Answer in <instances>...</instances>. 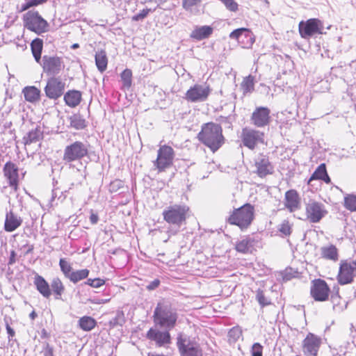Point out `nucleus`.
<instances>
[{"label": "nucleus", "mask_w": 356, "mask_h": 356, "mask_svg": "<svg viewBox=\"0 0 356 356\" xmlns=\"http://www.w3.org/2000/svg\"><path fill=\"white\" fill-rule=\"evenodd\" d=\"M197 138L213 152L224 143L222 127L220 124L213 122L204 124Z\"/></svg>", "instance_id": "f257e3e1"}, {"label": "nucleus", "mask_w": 356, "mask_h": 356, "mask_svg": "<svg viewBox=\"0 0 356 356\" xmlns=\"http://www.w3.org/2000/svg\"><path fill=\"white\" fill-rule=\"evenodd\" d=\"M154 322L161 327L171 329L175 327L177 314L168 303H158L154 312Z\"/></svg>", "instance_id": "f03ea898"}, {"label": "nucleus", "mask_w": 356, "mask_h": 356, "mask_svg": "<svg viewBox=\"0 0 356 356\" xmlns=\"http://www.w3.org/2000/svg\"><path fill=\"white\" fill-rule=\"evenodd\" d=\"M254 207L250 204H245L240 208L234 210L229 217L230 224L238 226L241 229L247 228L254 218Z\"/></svg>", "instance_id": "7ed1b4c3"}, {"label": "nucleus", "mask_w": 356, "mask_h": 356, "mask_svg": "<svg viewBox=\"0 0 356 356\" xmlns=\"http://www.w3.org/2000/svg\"><path fill=\"white\" fill-rule=\"evenodd\" d=\"M188 211V207L185 205H170L163 210V219L168 223L180 227L182 222L186 220Z\"/></svg>", "instance_id": "20e7f679"}, {"label": "nucleus", "mask_w": 356, "mask_h": 356, "mask_svg": "<svg viewBox=\"0 0 356 356\" xmlns=\"http://www.w3.org/2000/svg\"><path fill=\"white\" fill-rule=\"evenodd\" d=\"M24 26L37 34L48 31V23L38 12L29 11L24 17Z\"/></svg>", "instance_id": "39448f33"}, {"label": "nucleus", "mask_w": 356, "mask_h": 356, "mask_svg": "<svg viewBox=\"0 0 356 356\" xmlns=\"http://www.w3.org/2000/svg\"><path fill=\"white\" fill-rule=\"evenodd\" d=\"M88 153V145L81 141H75L65 147L63 160L70 163L80 160Z\"/></svg>", "instance_id": "423d86ee"}, {"label": "nucleus", "mask_w": 356, "mask_h": 356, "mask_svg": "<svg viewBox=\"0 0 356 356\" xmlns=\"http://www.w3.org/2000/svg\"><path fill=\"white\" fill-rule=\"evenodd\" d=\"M181 356H202L200 345L185 334H179L177 342Z\"/></svg>", "instance_id": "0eeeda50"}, {"label": "nucleus", "mask_w": 356, "mask_h": 356, "mask_svg": "<svg viewBox=\"0 0 356 356\" xmlns=\"http://www.w3.org/2000/svg\"><path fill=\"white\" fill-rule=\"evenodd\" d=\"M175 152L173 149L168 145H162L160 147L157 153L156 160L154 161V165L159 171H164L166 168L172 165Z\"/></svg>", "instance_id": "6e6552de"}, {"label": "nucleus", "mask_w": 356, "mask_h": 356, "mask_svg": "<svg viewBox=\"0 0 356 356\" xmlns=\"http://www.w3.org/2000/svg\"><path fill=\"white\" fill-rule=\"evenodd\" d=\"M298 28L300 36L307 39L315 34H323V25L318 19L312 18L300 22Z\"/></svg>", "instance_id": "1a4fd4ad"}, {"label": "nucleus", "mask_w": 356, "mask_h": 356, "mask_svg": "<svg viewBox=\"0 0 356 356\" xmlns=\"http://www.w3.org/2000/svg\"><path fill=\"white\" fill-rule=\"evenodd\" d=\"M211 89L207 83L195 84L185 95V99L191 102H202L207 99Z\"/></svg>", "instance_id": "9d476101"}, {"label": "nucleus", "mask_w": 356, "mask_h": 356, "mask_svg": "<svg viewBox=\"0 0 356 356\" xmlns=\"http://www.w3.org/2000/svg\"><path fill=\"white\" fill-rule=\"evenodd\" d=\"M243 145L250 149H254L255 147L264 141V134L259 131L243 128L241 134Z\"/></svg>", "instance_id": "9b49d317"}, {"label": "nucleus", "mask_w": 356, "mask_h": 356, "mask_svg": "<svg viewBox=\"0 0 356 356\" xmlns=\"http://www.w3.org/2000/svg\"><path fill=\"white\" fill-rule=\"evenodd\" d=\"M327 213L325 206L314 200H309L305 206L306 218L310 222H318Z\"/></svg>", "instance_id": "f8f14e48"}, {"label": "nucleus", "mask_w": 356, "mask_h": 356, "mask_svg": "<svg viewBox=\"0 0 356 356\" xmlns=\"http://www.w3.org/2000/svg\"><path fill=\"white\" fill-rule=\"evenodd\" d=\"M65 83L59 78L51 77L47 83L44 92L49 99H56L60 97L65 90Z\"/></svg>", "instance_id": "ddd939ff"}, {"label": "nucleus", "mask_w": 356, "mask_h": 356, "mask_svg": "<svg viewBox=\"0 0 356 356\" xmlns=\"http://www.w3.org/2000/svg\"><path fill=\"white\" fill-rule=\"evenodd\" d=\"M356 273V261H342L340 265L338 281L341 284L350 283Z\"/></svg>", "instance_id": "4468645a"}, {"label": "nucleus", "mask_w": 356, "mask_h": 356, "mask_svg": "<svg viewBox=\"0 0 356 356\" xmlns=\"http://www.w3.org/2000/svg\"><path fill=\"white\" fill-rule=\"evenodd\" d=\"M321 343V339L309 333L302 341V351L305 356H316Z\"/></svg>", "instance_id": "2eb2a0df"}, {"label": "nucleus", "mask_w": 356, "mask_h": 356, "mask_svg": "<svg viewBox=\"0 0 356 356\" xmlns=\"http://www.w3.org/2000/svg\"><path fill=\"white\" fill-rule=\"evenodd\" d=\"M254 167L253 172L261 178L273 172V166L268 158L263 154H259L254 159Z\"/></svg>", "instance_id": "dca6fc26"}, {"label": "nucleus", "mask_w": 356, "mask_h": 356, "mask_svg": "<svg viewBox=\"0 0 356 356\" xmlns=\"http://www.w3.org/2000/svg\"><path fill=\"white\" fill-rule=\"evenodd\" d=\"M330 289L323 280H315L311 287V295L316 301H325L328 298Z\"/></svg>", "instance_id": "f3484780"}, {"label": "nucleus", "mask_w": 356, "mask_h": 356, "mask_svg": "<svg viewBox=\"0 0 356 356\" xmlns=\"http://www.w3.org/2000/svg\"><path fill=\"white\" fill-rule=\"evenodd\" d=\"M270 111L267 107H257L251 115L252 123L257 127H264L267 126L270 121Z\"/></svg>", "instance_id": "a211bd4d"}, {"label": "nucleus", "mask_w": 356, "mask_h": 356, "mask_svg": "<svg viewBox=\"0 0 356 356\" xmlns=\"http://www.w3.org/2000/svg\"><path fill=\"white\" fill-rule=\"evenodd\" d=\"M284 206L290 212H294L300 209V197L296 191L289 190L285 193Z\"/></svg>", "instance_id": "6ab92c4d"}, {"label": "nucleus", "mask_w": 356, "mask_h": 356, "mask_svg": "<svg viewBox=\"0 0 356 356\" xmlns=\"http://www.w3.org/2000/svg\"><path fill=\"white\" fill-rule=\"evenodd\" d=\"M61 67V62L58 57L44 56L43 57V70L49 74H57Z\"/></svg>", "instance_id": "aec40b11"}, {"label": "nucleus", "mask_w": 356, "mask_h": 356, "mask_svg": "<svg viewBox=\"0 0 356 356\" xmlns=\"http://www.w3.org/2000/svg\"><path fill=\"white\" fill-rule=\"evenodd\" d=\"M147 337L152 341H154L159 346H162L170 342V335L167 331L161 332L154 329H150Z\"/></svg>", "instance_id": "412c9836"}, {"label": "nucleus", "mask_w": 356, "mask_h": 356, "mask_svg": "<svg viewBox=\"0 0 356 356\" xmlns=\"http://www.w3.org/2000/svg\"><path fill=\"white\" fill-rule=\"evenodd\" d=\"M5 176L9 180L10 185L16 188L18 182V169L17 166L11 162H7L3 168Z\"/></svg>", "instance_id": "4be33fe9"}, {"label": "nucleus", "mask_w": 356, "mask_h": 356, "mask_svg": "<svg viewBox=\"0 0 356 356\" xmlns=\"http://www.w3.org/2000/svg\"><path fill=\"white\" fill-rule=\"evenodd\" d=\"M33 284L44 298H49L51 296V291L49 284L43 277L36 274L34 277Z\"/></svg>", "instance_id": "5701e85b"}, {"label": "nucleus", "mask_w": 356, "mask_h": 356, "mask_svg": "<svg viewBox=\"0 0 356 356\" xmlns=\"http://www.w3.org/2000/svg\"><path fill=\"white\" fill-rule=\"evenodd\" d=\"M21 217L10 211L6 213L4 223V229L6 232H11L17 229L22 224Z\"/></svg>", "instance_id": "b1692460"}, {"label": "nucleus", "mask_w": 356, "mask_h": 356, "mask_svg": "<svg viewBox=\"0 0 356 356\" xmlns=\"http://www.w3.org/2000/svg\"><path fill=\"white\" fill-rule=\"evenodd\" d=\"M213 33V29L210 26H197L191 32V38L197 40H202L209 38Z\"/></svg>", "instance_id": "393cba45"}, {"label": "nucleus", "mask_w": 356, "mask_h": 356, "mask_svg": "<svg viewBox=\"0 0 356 356\" xmlns=\"http://www.w3.org/2000/svg\"><path fill=\"white\" fill-rule=\"evenodd\" d=\"M64 100L67 106L74 108L81 101V93L78 90H70L64 95Z\"/></svg>", "instance_id": "a878e982"}, {"label": "nucleus", "mask_w": 356, "mask_h": 356, "mask_svg": "<svg viewBox=\"0 0 356 356\" xmlns=\"http://www.w3.org/2000/svg\"><path fill=\"white\" fill-rule=\"evenodd\" d=\"M95 64L98 70L101 72H104L107 68L108 59L106 53L104 50H100L95 54Z\"/></svg>", "instance_id": "bb28decb"}, {"label": "nucleus", "mask_w": 356, "mask_h": 356, "mask_svg": "<svg viewBox=\"0 0 356 356\" xmlns=\"http://www.w3.org/2000/svg\"><path fill=\"white\" fill-rule=\"evenodd\" d=\"M25 99L29 102H35L40 99V91L35 86H27L23 90Z\"/></svg>", "instance_id": "cd10ccee"}, {"label": "nucleus", "mask_w": 356, "mask_h": 356, "mask_svg": "<svg viewBox=\"0 0 356 356\" xmlns=\"http://www.w3.org/2000/svg\"><path fill=\"white\" fill-rule=\"evenodd\" d=\"M253 241L250 238H245L238 241L236 245V250L242 253H248L252 251Z\"/></svg>", "instance_id": "c85d7f7f"}, {"label": "nucleus", "mask_w": 356, "mask_h": 356, "mask_svg": "<svg viewBox=\"0 0 356 356\" xmlns=\"http://www.w3.org/2000/svg\"><path fill=\"white\" fill-rule=\"evenodd\" d=\"M321 254L323 257L336 261L338 259V252L337 248L333 245L324 246L321 248Z\"/></svg>", "instance_id": "c756f323"}, {"label": "nucleus", "mask_w": 356, "mask_h": 356, "mask_svg": "<svg viewBox=\"0 0 356 356\" xmlns=\"http://www.w3.org/2000/svg\"><path fill=\"white\" fill-rule=\"evenodd\" d=\"M96 321L88 316H85L81 317L79 320V325L84 331H90L92 330L96 325Z\"/></svg>", "instance_id": "7c9ffc66"}, {"label": "nucleus", "mask_w": 356, "mask_h": 356, "mask_svg": "<svg viewBox=\"0 0 356 356\" xmlns=\"http://www.w3.org/2000/svg\"><path fill=\"white\" fill-rule=\"evenodd\" d=\"M51 287L56 296L55 298L59 300L65 290L63 282L58 277H54L51 282Z\"/></svg>", "instance_id": "2f4dec72"}, {"label": "nucleus", "mask_w": 356, "mask_h": 356, "mask_svg": "<svg viewBox=\"0 0 356 356\" xmlns=\"http://www.w3.org/2000/svg\"><path fill=\"white\" fill-rule=\"evenodd\" d=\"M33 55L37 62L41 58V53L42 50V40L37 38L32 41L31 44Z\"/></svg>", "instance_id": "473e14b6"}, {"label": "nucleus", "mask_w": 356, "mask_h": 356, "mask_svg": "<svg viewBox=\"0 0 356 356\" xmlns=\"http://www.w3.org/2000/svg\"><path fill=\"white\" fill-rule=\"evenodd\" d=\"M42 136V134L40 129H33L30 131L26 136H24V140L25 141V145L38 142L40 140Z\"/></svg>", "instance_id": "72a5a7b5"}, {"label": "nucleus", "mask_w": 356, "mask_h": 356, "mask_svg": "<svg viewBox=\"0 0 356 356\" xmlns=\"http://www.w3.org/2000/svg\"><path fill=\"white\" fill-rule=\"evenodd\" d=\"M254 77L249 75L245 77L241 84V89L244 95L252 92L254 90Z\"/></svg>", "instance_id": "f704fd0d"}, {"label": "nucleus", "mask_w": 356, "mask_h": 356, "mask_svg": "<svg viewBox=\"0 0 356 356\" xmlns=\"http://www.w3.org/2000/svg\"><path fill=\"white\" fill-rule=\"evenodd\" d=\"M89 275L88 269H82L76 271L72 272L68 279L74 283H76L80 280L86 278Z\"/></svg>", "instance_id": "c9c22d12"}, {"label": "nucleus", "mask_w": 356, "mask_h": 356, "mask_svg": "<svg viewBox=\"0 0 356 356\" xmlns=\"http://www.w3.org/2000/svg\"><path fill=\"white\" fill-rule=\"evenodd\" d=\"M242 35H245L246 38H250L251 37V32L248 29L246 28H240L237 29L229 34V38L233 40H236L239 41L240 38Z\"/></svg>", "instance_id": "e433bc0d"}, {"label": "nucleus", "mask_w": 356, "mask_h": 356, "mask_svg": "<svg viewBox=\"0 0 356 356\" xmlns=\"http://www.w3.org/2000/svg\"><path fill=\"white\" fill-rule=\"evenodd\" d=\"M70 120V126L76 129H82L86 127L85 120L79 115H73Z\"/></svg>", "instance_id": "4c0bfd02"}, {"label": "nucleus", "mask_w": 356, "mask_h": 356, "mask_svg": "<svg viewBox=\"0 0 356 356\" xmlns=\"http://www.w3.org/2000/svg\"><path fill=\"white\" fill-rule=\"evenodd\" d=\"M132 72L131 70L126 69L121 73V79L124 88L129 89L131 86Z\"/></svg>", "instance_id": "58836bf2"}, {"label": "nucleus", "mask_w": 356, "mask_h": 356, "mask_svg": "<svg viewBox=\"0 0 356 356\" xmlns=\"http://www.w3.org/2000/svg\"><path fill=\"white\" fill-rule=\"evenodd\" d=\"M326 166L325 163H321L312 174L309 180V183L314 179H321L327 174Z\"/></svg>", "instance_id": "ea45409f"}, {"label": "nucleus", "mask_w": 356, "mask_h": 356, "mask_svg": "<svg viewBox=\"0 0 356 356\" xmlns=\"http://www.w3.org/2000/svg\"><path fill=\"white\" fill-rule=\"evenodd\" d=\"M344 206L349 211H356V195L346 196L344 199Z\"/></svg>", "instance_id": "a19ab883"}, {"label": "nucleus", "mask_w": 356, "mask_h": 356, "mask_svg": "<svg viewBox=\"0 0 356 356\" xmlns=\"http://www.w3.org/2000/svg\"><path fill=\"white\" fill-rule=\"evenodd\" d=\"M59 266L60 267V270L65 276L67 278L70 276L72 273V266L65 259H60L59 261Z\"/></svg>", "instance_id": "79ce46f5"}, {"label": "nucleus", "mask_w": 356, "mask_h": 356, "mask_svg": "<svg viewBox=\"0 0 356 356\" xmlns=\"http://www.w3.org/2000/svg\"><path fill=\"white\" fill-rule=\"evenodd\" d=\"M201 0H183V8L190 12H193L195 7L200 5Z\"/></svg>", "instance_id": "37998d69"}, {"label": "nucleus", "mask_w": 356, "mask_h": 356, "mask_svg": "<svg viewBox=\"0 0 356 356\" xmlns=\"http://www.w3.org/2000/svg\"><path fill=\"white\" fill-rule=\"evenodd\" d=\"M231 12H236L238 10V4L234 0H220Z\"/></svg>", "instance_id": "c03bdc74"}, {"label": "nucleus", "mask_w": 356, "mask_h": 356, "mask_svg": "<svg viewBox=\"0 0 356 356\" xmlns=\"http://www.w3.org/2000/svg\"><path fill=\"white\" fill-rule=\"evenodd\" d=\"M278 230L284 236H288L291 234V227L287 220H284L280 225Z\"/></svg>", "instance_id": "a18cd8bd"}, {"label": "nucleus", "mask_w": 356, "mask_h": 356, "mask_svg": "<svg viewBox=\"0 0 356 356\" xmlns=\"http://www.w3.org/2000/svg\"><path fill=\"white\" fill-rule=\"evenodd\" d=\"M47 1V0H29L22 6L21 10L25 11L31 7L38 6L46 2Z\"/></svg>", "instance_id": "49530a36"}, {"label": "nucleus", "mask_w": 356, "mask_h": 356, "mask_svg": "<svg viewBox=\"0 0 356 356\" xmlns=\"http://www.w3.org/2000/svg\"><path fill=\"white\" fill-rule=\"evenodd\" d=\"M256 298L262 307L268 305L270 303L268 299L265 297L262 291H257Z\"/></svg>", "instance_id": "de8ad7c7"}, {"label": "nucleus", "mask_w": 356, "mask_h": 356, "mask_svg": "<svg viewBox=\"0 0 356 356\" xmlns=\"http://www.w3.org/2000/svg\"><path fill=\"white\" fill-rule=\"evenodd\" d=\"M263 346L259 343H255L252 347V356H262Z\"/></svg>", "instance_id": "09e8293b"}, {"label": "nucleus", "mask_w": 356, "mask_h": 356, "mask_svg": "<svg viewBox=\"0 0 356 356\" xmlns=\"http://www.w3.org/2000/svg\"><path fill=\"white\" fill-rule=\"evenodd\" d=\"M241 335V331L238 327H234L229 332V337L232 338L234 341L237 340Z\"/></svg>", "instance_id": "8fccbe9b"}, {"label": "nucleus", "mask_w": 356, "mask_h": 356, "mask_svg": "<svg viewBox=\"0 0 356 356\" xmlns=\"http://www.w3.org/2000/svg\"><path fill=\"white\" fill-rule=\"evenodd\" d=\"M104 283H105V281L104 280L100 279V278H95V279H93L92 287L99 288V287L102 286V285H104Z\"/></svg>", "instance_id": "3c124183"}, {"label": "nucleus", "mask_w": 356, "mask_h": 356, "mask_svg": "<svg viewBox=\"0 0 356 356\" xmlns=\"http://www.w3.org/2000/svg\"><path fill=\"white\" fill-rule=\"evenodd\" d=\"M44 356H54L53 348L51 347L48 343L46 345V347L44 350Z\"/></svg>", "instance_id": "603ef678"}, {"label": "nucleus", "mask_w": 356, "mask_h": 356, "mask_svg": "<svg viewBox=\"0 0 356 356\" xmlns=\"http://www.w3.org/2000/svg\"><path fill=\"white\" fill-rule=\"evenodd\" d=\"M159 283L160 282L159 280H154L149 285L147 286V289L148 290H153L159 286Z\"/></svg>", "instance_id": "864d4df0"}, {"label": "nucleus", "mask_w": 356, "mask_h": 356, "mask_svg": "<svg viewBox=\"0 0 356 356\" xmlns=\"http://www.w3.org/2000/svg\"><path fill=\"white\" fill-rule=\"evenodd\" d=\"M149 13V10H143L140 13L134 17L136 20L145 18Z\"/></svg>", "instance_id": "5fc2aeb1"}, {"label": "nucleus", "mask_w": 356, "mask_h": 356, "mask_svg": "<svg viewBox=\"0 0 356 356\" xmlns=\"http://www.w3.org/2000/svg\"><path fill=\"white\" fill-rule=\"evenodd\" d=\"M98 220H99V218H98L97 215H96L95 213L91 214V216L90 217V220L92 224H96L98 222Z\"/></svg>", "instance_id": "6e6d98bb"}, {"label": "nucleus", "mask_w": 356, "mask_h": 356, "mask_svg": "<svg viewBox=\"0 0 356 356\" xmlns=\"http://www.w3.org/2000/svg\"><path fill=\"white\" fill-rule=\"evenodd\" d=\"M109 301V299L97 298L94 300L93 302L95 304H104Z\"/></svg>", "instance_id": "4d7b16f0"}, {"label": "nucleus", "mask_w": 356, "mask_h": 356, "mask_svg": "<svg viewBox=\"0 0 356 356\" xmlns=\"http://www.w3.org/2000/svg\"><path fill=\"white\" fill-rule=\"evenodd\" d=\"M6 330L9 337H13L15 335V331L8 325H6Z\"/></svg>", "instance_id": "13d9d810"}, {"label": "nucleus", "mask_w": 356, "mask_h": 356, "mask_svg": "<svg viewBox=\"0 0 356 356\" xmlns=\"http://www.w3.org/2000/svg\"><path fill=\"white\" fill-rule=\"evenodd\" d=\"M321 180L324 181L326 184H330L331 182L330 178L329 177L327 173L321 179Z\"/></svg>", "instance_id": "bf43d9fd"}, {"label": "nucleus", "mask_w": 356, "mask_h": 356, "mask_svg": "<svg viewBox=\"0 0 356 356\" xmlns=\"http://www.w3.org/2000/svg\"><path fill=\"white\" fill-rule=\"evenodd\" d=\"M15 262V252L14 251L12 252L11 256L10 258L9 264H13Z\"/></svg>", "instance_id": "052dcab7"}, {"label": "nucleus", "mask_w": 356, "mask_h": 356, "mask_svg": "<svg viewBox=\"0 0 356 356\" xmlns=\"http://www.w3.org/2000/svg\"><path fill=\"white\" fill-rule=\"evenodd\" d=\"M37 316V314L33 311L30 314H29V317L32 319V320H34Z\"/></svg>", "instance_id": "680f3d73"}, {"label": "nucleus", "mask_w": 356, "mask_h": 356, "mask_svg": "<svg viewBox=\"0 0 356 356\" xmlns=\"http://www.w3.org/2000/svg\"><path fill=\"white\" fill-rule=\"evenodd\" d=\"M92 282H93V279H88L86 282V284L92 286Z\"/></svg>", "instance_id": "e2e57ef3"}, {"label": "nucleus", "mask_w": 356, "mask_h": 356, "mask_svg": "<svg viewBox=\"0 0 356 356\" xmlns=\"http://www.w3.org/2000/svg\"><path fill=\"white\" fill-rule=\"evenodd\" d=\"M79 47V44L75 43V44H72V49H76V48H78Z\"/></svg>", "instance_id": "0e129e2a"}, {"label": "nucleus", "mask_w": 356, "mask_h": 356, "mask_svg": "<svg viewBox=\"0 0 356 356\" xmlns=\"http://www.w3.org/2000/svg\"><path fill=\"white\" fill-rule=\"evenodd\" d=\"M156 2H159V3H163V2H165L167 0H155Z\"/></svg>", "instance_id": "69168bd1"}, {"label": "nucleus", "mask_w": 356, "mask_h": 356, "mask_svg": "<svg viewBox=\"0 0 356 356\" xmlns=\"http://www.w3.org/2000/svg\"><path fill=\"white\" fill-rule=\"evenodd\" d=\"M284 280H289V279H290V277H289V276L286 274V275L284 276Z\"/></svg>", "instance_id": "338daca9"}]
</instances>
